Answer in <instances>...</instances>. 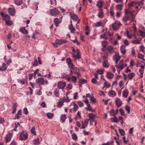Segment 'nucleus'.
<instances>
[{
	"instance_id": "f257e3e1",
	"label": "nucleus",
	"mask_w": 145,
	"mask_h": 145,
	"mask_svg": "<svg viewBox=\"0 0 145 145\" xmlns=\"http://www.w3.org/2000/svg\"><path fill=\"white\" fill-rule=\"evenodd\" d=\"M127 36L129 38L132 39H136L132 41V43L134 44H138L140 43V41L142 40V38H138L137 39V37L135 36V34L129 35V33H127Z\"/></svg>"
},
{
	"instance_id": "f03ea898",
	"label": "nucleus",
	"mask_w": 145,
	"mask_h": 145,
	"mask_svg": "<svg viewBox=\"0 0 145 145\" xmlns=\"http://www.w3.org/2000/svg\"><path fill=\"white\" fill-rule=\"evenodd\" d=\"M113 35L112 33L108 31L105 33L104 34L101 35L100 37L101 38H103L106 40L109 39V41H111L112 39V37Z\"/></svg>"
},
{
	"instance_id": "7ed1b4c3",
	"label": "nucleus",
	"mask_w": 145,
	"mask_h": 145,
	"mask_svg": "<svg viewBox=\"0 0 145 145\" xmlns=\"http://www.w3.org/2000/svg\"><path fill=\"white\" fill-rule=\"evenodd\" d=\"M59 11L57 8H55L54 9H51L50 10V13L52 16H56L59 13Z\"/></svg>"
},
{
	"instance_id": "20e7f679",
	"label": "nucleus",
	"mask_w": 145,
	"mask_h": 145,
	"mask_svg": "<svg viewBox=\"0 0 145 145\" xmlns=\"http://www.w3.org/2000/svg\"><path fill=\"white\" fill-rule=\"evenodd\" d=\"M28 137V135L27 133L24 131L20 134V139L22 140H26Z\"/></svg>"
},
{
	"instance_id": "39448f33",
	"label": "nucleus",
	"mask_w": 145,
	"mask_h": 145,
	"mask_svg": "<svg viewBox=\"0 0 145 145\" xmlns=\"http://www.w3.org/2000/svg\"><path fill=\"white\" fill-rule=\"evenodd\" d=\"M44 79L42 78H38L36 80V83L38 84L39 86L44 85Z\"/></svg>"
},
{
	"instance_id": "423d86ee",
	"label": "nucleus",
	"mask_w": 145,
	"mask_h": 145,
	"mask_svg": "<svg viewBox=\"0 0 145 145\" xmlns=\"http://www.w3.org/2000/svg\"><path fill=\"white\" fill-rule=\"evenodd\" d=\"M66 86V84L65 82L60 81L58 83L57 87L59 89H61L63 90Z\"/></svg>"
},
{
	"instance_id": "0eeeda50",
	"label": "nucleus",
	"mask_w": 145,
	"mask_h": 145,
	"mask_svg": "<svg viewBox=\"0 0 145 145\" xmlns=\"http://www.w3.org/2000/svg\"><path fill=\"white\" fill-rule=\"evenodd\" d=\"M121 25L120 22H115L112 24V27L114 30H116L118 29Z\"/></svg>"
},
{
	"instance_id": "6e6552de",
	"label": "nucleus",
	"mask_w": 145,
	"mask_h": 145,
	"mask_svg": "<svg viewBox=\"0 0 145 145\" xmlns=\"http://www.w3.org/2000/svg\"><path fill=\"white\" fill-rule=\"evenodd\" d=\"M76 56L74 54L72 55L73 57L74 58L75 60H76L78 59H79L81 58V56L80 54V52L78 49H76Z\"/></svg>"
},
{
	"instance_id": "1a4fd4ad",
	"label": "nucleus",
	"mask_w": 145,
	"mask_h": 145,
	"mask_svg": "<svg viewBox=\"0 0 145 145\" xmlns=\"http://www.w3.org/2000/svg\"><path fill=\"white\" fill-rule=\"evenodd\" d=\"M1 15L3 17V20L5 21L7 20H10V17L8 15L5 14L3 12H1Z\"/></svg>"
},
{
	"instance_id": "9d476101",
	"label": "nucleus",
	"mask_w": 145,
	"mask_h": 145,
	"mask_svg": "<svg viewBox=\"0 0 145 145\" xmlns=\"http://www.w3.org/2000/svg\"><path fill=\"white\" fill-rule=\"evenodd\" d=\"M115 102L116 105L118 106V108L120 107L122 104V101H121L120 99L118 98H116Z\"/></svg>"
},
{
	"instance_id": "9b49d317",
	"label": "nucleus",
	"mask_w": 145,
	"mask_h": 145,
	"mask_svg": "<svg viewBox=\"0 0 145 145\" xmlns=\"http://www.w3.org/2000/svg\"><path fill=\"white\" fill-rule=\"evenodd\" d=\"M101 44L103 48H102V50L103 51H105L106 48V46L108 45V42L106 41H103Z\"/></svg>"
},
{
	"instance_id": "f8f14e48",
	"label": "nucleus",
	"mask_w": 145,
	"mask_h": 145,
	"mask_svg": "<svg viewBox=\"0 0 145 145\" xmlns=\"http://www.w3.org/2000/svg\"><path fill=\"white\" fill-rule=\"evenodd\" d=\"M116 67L117 68H119L120 70H122L124 67L123 66V61L121 60L120 61L118 65H116Z\"/></svg>"
},
{
	"instance_id": "ddd939ff",
	"label": "nucleus",
	"mask_w": 145,
	"mask_h": 145,
	"mask_svg": "<svg viewBox=\"0 0 145 145\" xmlns=\"http://www.w3.org/2000/svg\"><path fill=\"white\" fill-rule=\"evenodd\" d=\"M69 67L71 68L70 69V72H71V74L72 73V72H75L76 71L77 69L74 66V65L73 64H72L70 66H69Z\"/></svg>"
},
{
	"instance_id": "4468645a",
	"label": "nucleus",
	"mask_w": 145,
	"mask_h": 145,
	"mask_svg": "<svg viewBox=\"0 0 145 145\" xmlns=\"http://www.w3.org/2000/svg\"><path fill=\"white\" fill-rule=\"evenodd\" d=\"M21 110H19L18 111L17 113L15 115V119H19L21 118L22 116Z\"/></svg>"
},
{
	"instance_id": "2eb2a0df",
	"label": "nucleus",
	"mask_w": 145,
	"mask_h": 145,
	"mask_svg": "<svg viewBox=\"0 0 145 145\" xmlns=\"http://www.w3.org/2000/svg\"><path fill=\"white\" fill-rule=\"evenodd\" d=\"M67 42V41L65 39H60L56 40V43L59 45H62Z\"/></svg>"
},
{
	"instance_id": "dca6fc26",
	"label": "nucleus",
	"mask_w": 145,
	"mask_h": 145,
	"mask_svg": "<svg viewBox=\"0 0 145 145\" xmlns=\"http://www.w3.org/2000/svg\"><path fill=\"white\" fill-rule=\"evenodd\" d=\"M12 137V134L11 133H9L8 134L6 137V141L7 142H8L11 140Z\"/></svg>"
},
{
	"instance_id": "f3484780",
	"label": "nucleus",
	"mask_w": 145,
	"mask_h": 145,
	"mask_svg": "<svg viewBox=\"0 0 145 145\" xmlns=\"http://www.w3.org/2000/svg\"><path fill=\"white\" fill-rule=\"evenodd\" d=\"M106 51L108 52L109 53H112L113 52V48L111 46H108L106 48Z\"/></svg>"
},
{
	"instance_id": "a211bd4d",
	"label": "nucleus",
	"mask_w": 145,
	"mask_h": 145,
	"mask_svg": "<svg viewBox=\"0 0 145 145\" xmlns=\"http://www.w3.org/2000/svg\"><path fill=\"white\" fill-rule=\"evenodd\" d=\"M67 118L65 114H62L61 115L60 117L61 121L62 123L64 122Z\"/></svg>"
},
{
	"instance_id": "6ab92c4d",
	"label": "nucleus",
	"mask_w": 145,
	"mask_h": 145,
	"mask_svg": "<svg viewBox=\"0 0 145 145\" xmlns=\"http://www.w3.org/2000/svg\"><path fill=\"white\" fill-rule=\"evenodd\" d=\"M95 25L96 27H99L101 26L104 27V25L103 22L100 21L97 22L95 23Z\"/></svg>"
},
{
	"instance_id": "aec40b11",
	"label": "nucleus",
	"mask_w": 145,
	"mask_h": 145,
	"mask_svg": "<svg viewBox=\"0 0 145 145\" xmlns=\"http://www.w3.org/2000/svg\"><path fill=\"white\" fill-rule=\"evenodd\" d=\"M8 11L10 14L12 16H14L15 14L14 9L12 8H9L8 9Z\"/></svg>"
},
{
	"instance_id": "412c9836",
	"label": "nucleus",
	"mask_w": 145,
	"mask_h": 145,
	"mask_svg": "<svg viewBox=\"0 0 145 145\" xmlns=\"http://www.w3.org/2000/svg\"><path fill=\"white\" fill-rule=\"evenodd\" d=\"M135 74L133 72H131L127 75L128 78L130 80H132L133 78L135 76Z\"/></svg>"
},
{
	"instance_id": "4be33fe9",
	"label": "nucleus",
	"mask_w": 145,
	"mask_h": 145,
	"mask_svg": "<svg viewBox=\"0 0 145 145\" xmlns=\"http://www.w3.org/2000/svg\"><path fill=\"white\" fill-rule=\"evenodd\" d=\"M20 31L22 33L25 34H27L28 33V31L25 29V27L21 28Z\"/></svg>"
},
{
	"instance_id": "5701e85b",
	"label": "nucleus",
	"mask_w": 145,
	"mask_h": 145,
	"mask_svg": "<svg viewBox=\"0 0 145 145\" xmlns=\"http://www.w3.org/2000/svg\"><path fill=\"white\" fill-rule=\"evenodd\" d=\"M103 66L104 67L106 68H108V67L109 64L107 60H105L103 64Z\"/></svg>"
},
{
	"instance_id": "b1692460",
	"label": "nucleus",
	"mask_w": 145,
	"mask_h": 145,
	"mask_svg": "<svg viewBox=\"0 0 145 145\" xmlns=\"http://www.w3.org/2000/svg\"><path fill=\"white\" fill-rule=\"evenodd\" d=\"M70 16L72 19L73 20L75 21H76L78 20V17L76 14H73L72 13H71L70 14Z\"/></svg>"
},
{
	"instance_id": "393cba45",
	"label": "nucleus",
	"mask_w": 145,
	"mask_h": 145,
	"mask_svg": "<svg viewBox=\"0 0 145 145\" xmlns=\"http://www.w3.org/2000/svg\"><path fill=\"white\" fill-rule=\"evenodd\" d=\"M125 45H122L120 47V50L121 53L123 54V55L125 54V52L126 50L125 49Z\"/></svg>"
},
{
	"instance_id": "a878e982",
	"label": "nucleus",
	"mask_w": 145,
	"mask_h": 145,
	"mask_svg": "<svg viewBox=\"0 0 145 145\" xmlns=\"http://www.w3.org/2000/svg\"><path fill=\"white\" fill-rule=\"evenodd\" d=\"M69 29L71 30V33H74V31L75 30V28L73 27L72 24H71V25L69 26Z\"/></svg>"
},
{
	"instance_id": "bb28decb",
	"label": "nucleus",
	"mask_w": 145,
	"mask_h": 145,
	"mask_svg": "<svg viewBox=\"0 0 145 145\" xmlns=\"http://www.w3.org/2000/svg\"><path fill=\"white\" fill-rule=\"evenodd\" d=\"M113 76L114 75L113 74L110 72H108L107 73L106 76L108 79H111L113 78Z\"/></svg>"
},
{
	"instance_id": "cd10ccee",
	"label": "nucleus",
	"mask_w": 145,
	"mask_h": 145,
	"mask_svg": "<svg viewBox=\"0 0 145 145\" xmlns=\"http://www.w3.org/2000/svg\"><path fill=\"white\" fill-rule=\"evenodd\" d=\"M97 16L99 18H101L103 17V12L102 9L99 10V12Z\"/></svg>"
},
{
	"instance_id": "c85d7f7f",
	"label": "nucleus",
	"mask_w": 145,
	"mask_h": 145,
	"mask_svg": "<svg viewBox=\"0 0 145 145\" xmlns=\"http://www.w3.org/2000/svg\"><path fill=\"white\" fill-rule=\"evenodd\" d=\"M55 25L57 27L59 26V24L60 23L59 22V19L58 18H56L54 19V20Z\"/></svg>"
},
{
	"instance_id": "c756f323",
	"label": "nucleus",
	"mask_w": 145,
	"mask_h": 145,
	"mask_svg": "<svg viewBox=\"0 0 145 145\" xmlns=\"http://www.w3.org/2000/svg\"><path fill=\"white\" fill-rule=\"evenodd\" d=\"M145 66V63L142 61H140L139 63V66L142 69H144Z\"/></svg>"
},
{
	"instance_id": "7c9ffc66",
	"label": "nucleus",
	"mask_w": 145,
	"mask_h": 145,
	"mask_svg": "<svg viewBox=\"0 0 145 145\" xmlns=\"http://www.w3.org/2000/svg\"><path fill=\"white\" fill-rule=\"evenodd\" d=\"M7 67L6 66V65L5 63H3L2 66L0 67V70L1 71H5L7 69Z\"/></svg>"
},
{
	"instance_id": "2f4dec72",
	"label": "nucleus",
	"mask_w": 145,
	"mask_h": 145,
	"mask_svg": "<svg viewBox=\"0 0 145 145\" xmlns=\"http://www.w3.org/2000/svg\"><path fill=\"white\" fill-rule=\"evenodd\" d=\"M97 6L99 8V10L102 9L101 8L103 7V3L101 1L98 2L97 4Z\"/></svg>"
},
{
	"instance_id": "473e14b6",
	"label": "nucleus",
	"mask_w": 145,
	"mask_h": 145,
	"mask_svg": "<svg viewBox=\"0 0 145 145\" xmlns=\"http://www.w3.org/2000/svg\"><path fill=\"white\" fill-rule=\"evenodd\" d=\"M17 106L16 103H15L14 104L13 107L12 108V113L13 114H14L16 110V108Z\"/></svg>"
},
{
	"instance_id": "72a5a7b5",
	"label": "nucleus",
	"mask_w": 145,
	"mask_h": 145,
	"mask_svg": "<svg viewBox=\"0 0 145 145\" xmlns=\"http://www.w3.org/2000/svg\"><path fill=\"white\" fill-rule=\"evenodd\" d=\"M66 63H67L69 67L71 64H73V63L72 62L71 59L70 58H68L67 59Z\"/></svg>"
},
{
	"instance_id": "f704fd0d",
	"label": "nucleus",
	"mask_w": 145,
	"mask_h": 145,
	"mask_svg": "<svg viewBox=\"0 0 145 145\" xmlns=\"http://www.w3.org/2000/svg\"><path fill=\"white\" fill-rule=\"evenodd\" d=\"M109 95L111 97H113L115 96L116 95V92L114 91H110L109 92Z\"/></svg>"
},
{
	"instance_id": "c9c22d12",
	"label": "nucleus",
	"mask_w": 145,
	"mask_h": 145,
	"mask_svg": "<svg viewBox=\"0 0 145 145\" xmlns=\"http://www.w3.org/2000/svg\"><path fill=\"white\" fill-rule=\"evenodd\" d=\"M14 2L15 4L18 5H20L22 3V0H14Z\"/></svg>"
},
{
	"instance_id": "e433bc0d",
	"label": "nucleus",
	"mask_w": 145,
	"mask_h": 145,
	"mask_svg": "<svg viewBox=\"0 0 145 145\" xmlns=\"http://www.w3.org/2000/svg\"><path fill=\"white\" fill-rule=\"evenodd\" d=\"M46 115L48 119H52L54 116V114L50 112L47 113Z\"/></svg>"
},
{
	"instance_id": "4c0bfd02",
	"label": "nucleus",
	"mask_w": 145,
	"mask_h": 145,
	"mask_svg": "<svg viewBox=\"0 0 145 145\" xmlns=\"http://www.w3.org/2000/svg\"><path fill=\"white\" fill-rule=\"evenodd\" d=\"M71 81L73 82L76 83L77 80V77L74 76H72L71 77Z\"/></svg>"
},
{
	"instance_id": "58836bf2",
	"label": "nucleus",
	"mask_w": 145,
	"mask_h": 145,
	"mask_svg": "<svg viewBox=\"0 0 145 145\" xmlns=\"http://www.w3.org/2000/svg\"><path fill=\"white\" fill-rule=\"evenodd\" d=\"M31 133L34 135H36V134L35 131V128L34 126H33L31 130Z\"/></svg>"
},
{
	"instance_id": "ea45409f",
	"label": "nucleus",
	"mask_w": 145,
	"mask_h": 145,
	"mask_svg": "<svg viewBox=\"0 0 145 145\" xmlns=\"http://www.w3.org/2000/svg\"><path fill=\"white\" fill-rule=\"evenodd\" d=\"M88 116L89 117V119H90V120H94L93 118L95 117V114L91 113L89 114Z\"/></svg>"
},
{
	"instance_id": "a19ab883",
	"label": "nucleus",
	"mask_w": 145,
	"mask_h": 145,
	"mask_svg": "<svg viewBox=\"0 0 145 145\" xmlns=\"http://www.w3.org/2000/svg\"><path fill=\"white\" fill-rule=\"evenodd\" d=\"M136 2H131L129 5V7L131 8V7H134L136 4Z\"/></svg>"
},
{
	"instance_id": "79ce46f5",
	"label": "nucleus",
	"mask_w": 145,
	"mask_h": 145,
	"mask_svg": "<svg viewBox=\"0 0 145 145\" xmlns=\"http://www.w3.org/2000/svg\"><path fill=\"white\" fill-rule=\"evenodd\" d=\"M34 144L35 145H38L39 143V138H37L33 140Z\"/></svg>"
},
{
	"instance_id": "37998d69",
	"label": "nucleus",
	"mask_w": 145,
	"mask_h": 145,
	"mask_svg": "<svg viewBox=\"0 0 145 145\" xmlns=\"http://www.w3.org/2000/svg\"><path fill=\"white\" fill-rule=\"evenodd\" d=\"M115 111L113 109H112L110 110V113L111 116H115L116 115V114H115Z\"/></svg>"
},
{
	"instance_id": "c03bdc74",
	"label": "nucleus",
	"mask_w": 145,
	"mask_h": 145,
	"mask_svg": "<svg viewBox=\"0 0 145 145\" xmlns=\"http://www.w3.org/2000/svg\"><path fill=\"white\" fill-rule=\"evenodd\" d=\"M130 17L127 15H125V17L123 18V20L124 22H125L127 21L130 20Z\"/></svg>"
},
{
	"instance_id": "a18cd8bd",
	"label": "nucleus",
	"mask_w": 145,
	"mask_h": 145,
	"mask_svg": "<svg viewBox=\"0 0 145 145\" xmlns=\"http://www.w3.org/2000/svg\"><path fill=\"white\" fill-rule=\"evenodd\" d=\"M128 91L127 90H125L123 93V97H126L128 95Z\"/></svg>"
},
{
	"instance_id": "49530a36",
	"label": "nucleus",
	"mask_w": 145,
	"mask_h": 145,
	"mask_svg": "<svg viewBox=\"0 0 145 145\" xmlns=\"http://www.w3.org/2000/svg\"><path fill=\"white\" fill-rule=\"evenodd\" d=\"M125 15H127L128 14H129L130 15V16L132 14V12H130L128 9H125Z\"/></svg>"
},
{
	"instance_id": "de8ad7c7",
	"label": "nucleus",
	"mask_w": 145,
	"mask_h": 145,
	"mask_svg": "<svg viewBox=\"0 0 145 145\" xmlns=\"http://www.w3.org/2000/svg\"><path fill=\"white\" fill-rule=\"evenodd\" d=\"M25 80L24 79H22L21 80H18V82L20 83L22 85H24L25 84Z\"/></svg>"
},
{
	"instance_id": "09e8293b",
	"label": "nucleus",
	"mask_w": 145,
	"mask_h": 145,
	"mask_svg": "<svg viewBox=\"0 0 145 145\" xmlns=\"http://www.w3.org/2000/svg\"><path fill=\"white\" fill-rule=\"evenodd\" d=\"M63 102H62L61 101H59L57 105V106L58 107H61L63 105Z\"/></svg>"
},
{
	"instance_id": "8fccbe9b",
	"label": "nucleus",
	"mask_w": 145,
	"mask_h": 145,
	"mask_svg": "<svg viewBox=\"0 0 145 145\" xmlns=\"http://www.w3.org/2000/svg\"><path fill=\"white\" fill-rule=\"evenodd\" d=\"M77 103L79 105V106L80 107H82L84 105V103L81 101H79L77 102Z\"/></svg>"
},
{
	"instance_id": "3c124183",
	"label": "nucleus",
	"mask_w": 145,
	"mask_h": 145,
	"mask_svg": "<svg viewBox=\"0 0 145 145\" xmlns=\"http://www.w3.org/2000/svg\"><path fill=\"white\" fill-rule=\"evenodd\" d=\"M114 118H111V119L113 122L116 123L118 121V118L115 116H114Z\"/></svg>"
},
{
	"instance_id": "603ef678",
	"label": "nucleus",
	"mask_w": 145,
	"mask_h": 145,
	"mask_svg": "<svg viewBox=\"0 0 145 145\" xmlns=\"http://www.w3.org/2000/svg\"><path fill=\"white\" fill-rule=\"evenodd\" d=\"M80 82H79V83H80L81 84H84L86 83L87 80H86L84 79H81L80 80Z\"/></svg>"
},
{
	"instance_id": "864d4df0",
	"label": "nucleus",
	"mask_w": 145,
	"mask_h": 145,
	"mask_svg": "<svg viewBox=\"0 0 145 145\" xmlns=\"http://www.w3.org/2000/svg\"><path fill=\"white\" fill-rule=\"evenodd\" d=\"M59 92L58 89H56L54 91V94L57 97H59Z\"/></svg>"
},
{
	"instance_id": "5fc2aeb1",
	"label": "nucleus",
	"mask_w": 145,
	"mask_h": 145,
	"mask_svg": "<svg viewBox=\"0 0 145 145\" xmlns=\"http://www.w3.org/2000/svg\"><path fill=\"white\" fill-rule=\"evenodd\" d=\"M78 108V106L75 103L74 104V107L73 108V110L74 112H76Z\"/></svg>"
},
{
	"instance_id": "6e6d98bb",
	"label": "nucleus",
	"mask_w": 145,
	"mask_h": 145,
	"mask_svg": "<svg viewBox=\"0 0 145 145\" xmlns=\"http://www.w3.org/2000/svg\"><path fill=\"white\" fill-rule=\"evenodd\" d=\"M139 32L141 36L143 37H145V32L140 30H139Z\"/></svg>"
},
{
	"instance_id": "4d7b16f0",
	"label": "nucleus",
	"mask_w": 145,
	"mask_h": 145,
	"mask_svg": "<svg viewBox=\"0 0 145 145\" xmlns=\"http://www.w3.org/2000/svg\"><path fill=\"white\" fill-rule=\"evenodd\" d=\"M125 109L127 111L128 114H129L130 112V108L128 105H126L125 106Z\"/></svg>"
},
{
	"instance_id": "13d9d810",
	"label": "nucleus",
	"mask_w": 145,
	"mask_h": 145,
	"mask_svg": "<svg viewBox=\"0 0 145 145\" xmlns=\"http://www.w3.org/2000/svg\"><path fill=\"white\" fill-rule=\"evenodd\" d=\"M104 87H106V88H109L110 86V85L109 84H108V82L106 81L104 83Z\"/></svg>"
},
{
	"instance_id": "bf43d9fd",
	"label": "nucleus",
	"mask_w": 145,
	"mask_h": 145,
	"mask_svg": "<svg viewBox=\"0 0 145 145\" xmlns=\"http://www.w3.org/2000/svg\"><path fill=\"white\" fill-rule=\"evenodd\" d=\"M108 56V55L107 53H106L104 54V55L103 56V59L104 61H105V60H107V59Z\"/></svg>"
},
{
	"instance_id": "052dcab7",
	"label": "nucleus",
	"mask_w": 145,
	"mask_h": 145,
	"mask_svg": "<svg viewBox=\"0 0 145 145\" xmlns=\"http://www.w3.org/2000/svg\"><path fill=\"white\" fill-rule=\"evenodd\" d=\"M119 131L121 135L123 136L125 134V132L124 130L122 129H119Z\"/></svg>"
},
{
	"instance_id": "680f3d73",
	"label": "nucleus",
	"mask_w": 145,
	"mask_h": 145,
	"mask_svg": "<svg viewBox=\"0 0 145 145\" xmlns=\"http://www.w3.org/2000/svg\"><path fill=\"white\" fill-rule=\"evenodd\" d=\"M72 138L75 140H77L78 137L76 134H74L72 135Z\"/></svg>"
},
{
	"instance_id": "e2e57ef3",
	"label": "nucleus",
	"mask_w": 145,
	"mask_h": 145,
	"mask_svg": "<svg viewBox=\"0 0 145 145\" xmlns=\"http://www.w3.org/2000/svg\"><path fill=\"white\" fill-rule=\"evenodd\" d=\"M5 22H6V24L8 25H10L12 24V22L10 21V20H7Z\"/></svg>"
},
{
	"instance_id": "0e129e2a",
	"label": "nucleus",
	"mask_w": 145,
	"mask_h": 145,
	"mask_svg": "<svg viewBox=\"0 0 145 145\" xmlns=\"http://www.w3.org/2000/svg\"><path fill=\"white\" fill-rule=\"evenodd\" d=\"M23 113L24 114H27L28 113L27 109L26 108H25L23 109Z\"/></svg>"
},
{
	"instance_id": "69168bd1",
	"label": "nucleus",
	"mask_w": 145,
	"mask_h": 145,
	"mask_svg": "<svg viewBox=\"0 0 145 145\" xmlns=\"http://www.w3.org/2000/svg\"><path fill=\"white\" fill-rule=\"evenodd\" d=\"M89 120H90V119H86L85 120V122L84 123V124L86 126H87L88 125V122Z\"/></svg>"
},
{
	"instance_id": "338daca9",
	"label": "nucleus",
	"mask_w": 145,
	"mask_h": 145,
	"mask_svg": "<svg viewBox=\"0 0 145 145\" xmlns=\"http://www.w3.org/2000/svg\"><path fill=\"white\" fill-rule=\"evenodd\" d=\"M97 79L96 78H93L91 80V82L92 83L95 84L97 82Z\"/></svg>"
},
{
	"instance_id": "774afa93",
	"label": "nucleus",
	"mask_w": 145,
	"mask_h": 145,
	"mask_svg": "<svg viewBox=\"0 0 145 145\" xmlns=\"http://www.w3.org/2000/svg\"><path fill=\"white\" fill-rule=\"evenodd\" d=\"M67 88L68 90L71 89L72 88V85L71 84H69L67 86Z\"/></svg>"
}]
</instances>
